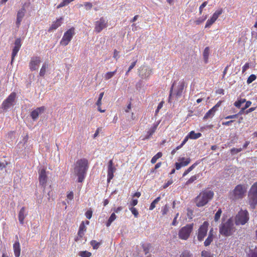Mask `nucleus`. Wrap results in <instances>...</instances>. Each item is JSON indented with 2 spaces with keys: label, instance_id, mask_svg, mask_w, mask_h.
I'll return each mask as SVG.
<instances>
[{
  "label": "nucleus",
  "instance_id": "obj_1",
  "mask_svg": "<svg viewBox=\"0 0 257 257\" xmlns=\"http://www.w3.org/2000/svg\"><path fill=\"white\" fill-rule=\"evenodd\" d=\"M88 168L87 161L86 159H81L76 162L74 168V173L78 176V181L82 182L84 178Z\"/></svg>",
  "mask_w": 257,
  "mask_h": 257
},
{
  "label": "nucleus",
  "instance_id": "obj_2",
  "mask_svg": "<svg viewBox=\"0 0 257 257\" xmlns=\"http://www.w3.org/2000/svg\"><path fill=\"white\" fill-rule=\"evenodd\" d=\"M247 189L246 185H237L233 190L230 192V198L234 201L243 198L245 196Z\"/></svg>",
  "mask_w": 257,
  "mask_h": 257
},
{
  "label": "nucleus",
  "instance_id": "obj_3",
  "mask_svg": "<svg viewBox=\"0 0 257 257\" xmlns=\"http://www.w3.org/2000/svg\"><path fill=\"white\" fill-rule=\"evenodd\" d=\"M213 192L210 190H204L201 192L196 198L195 203L198 207H202L206 205L213 196Z\"/></svg>",
  "mask_w": 257,
  "mask_h": 257
},
{
  "label": "nucleus",
  "instance_id": "obj_4",
  "mask_svg": "<svg viewBox=\"0 0 257 257\" xmlns=\"http://www.w3.org/2000/svg\"><path fill=\"white\" fill-rule=\"evenodd\" d=\"M234 231L233 222L231 219H228L226 222L222 223L219 228L220 233L225 236L232 235Z\"/></svg>",
  "mask_w": 257,
  "mask_h": 257
},
{
  "label": "nucleus",
  "instance_id": "obj_5",
  "mask_svg": "<svg viewBox=\"0 0 257 257\" xmlns=\"http://www.w3.org/2000/svg\"><path fill=\"white\" fill-rule=\"evenodd\" d=\"M193 223L187 224L182 227L179 231V237L183 240H187L193 230Z\"/></svg>",
  "mask_w": 257,
  "mask_h": 257
},
{
  "label": "nucleus",
  "instance_id": "obj_6",
  "mask_svg": "<svg viewBox=\"0 0 257 257\" xmlns=\"http://www.w3.org/2000/svg\"><path fill=\"white\" fill-rule=\"evenodd\" d=\"M75 34V28L72 27L64 33L63 36L60 41V44L62 46H67L72 40Z\"/></svg>",
  "mask_w": 257,
  "mask_h": 257
},
{
  "label": "nucleus",
  "instance_id": "obj_7",
  "mask_svg": "<svg viewBox=\"0 0 257 257\" xmlns=\"http://www.w3.org/2000/svg\"><path fill=\"white\" fill-rule=\"evenodd\" d=\"M249 219L248 213L246 210H241L236 215L235 223L236 225H244Z\"/></svg>",
  "mask_w": 257,
  "mask_h": 257
},
{
  "label": "nucleus",
  "instance_id": "obj_8",
  "mask_svg": "<svg viewBox=\"0 0 257 257\" xmlns=\"http://www.w3.org/2000/svg\"><path fill=\"white\" fill-rule=\"evenodd\" d=\"M16 97L15 92H12L8 96V97L3 102L2 108L5 110H7L13 104Z\"/></svg>",
  "mask_w": 257,
  "mask_h": 257
},
{
  "label": "nucleus",
  "instance_id": "obj_9",
  "mask_svg": "<svg viewBox=\"0 0 257 257\" xmlns=\"http://www.w3.org/2000/svg\"><path fill=\"white\" fill-rule=\"evenodd\" d=\"M209 223L205 221L198 229L197 233V238L198 240L201 241L207 234Z\"/></svg>",
  "mask_w": 257,
  "mask_h": 257
},
{
  "label": "nucleus",
  "instance_id": "obj_10",
  "mask_svg": "<svg viewBox=\"0 0 257 257\" xmlns=\"http://www.w3.org/2000/svg\"><path fill=\"white\" fill-rule=\"evenodd\" d=\"M107 27V21L104 18H101L95 22L94 31L99 33Z\"/></svg>",
  "mask_w": 257,
  "mask_h": 257
},
{
  "label": "nucleus",
  "instance_id": "obj_11",
  "mask_svg": "<svg viewBox=\"0 0 257 257\" xmlns=\"http://www.w3.org/2000/svg\"><path fill=\"white\" fill-rule=\"evenodd\" d=\"M152 72V69L149 67L143 66L139 69V75L143 79L148 78Z\"/></svg>",
  "mask_w": 257,
  "mask_h": 257
},
{
  "label": "nucleus",
  "instance_id": "obj_12",
  "mask_svg": "<svg viewBox=\"0 0 257 257\" xmlns=\"http://www.w3.org/2000/svg\"><path fill=\"white\" fill-rule=\"evenodd\" d=\"M222 13V10L220 9L219 10L216 11L210 19L207 20L205 28L210 27L217 19L218 17Z\"/></svg>",
  "mask_w": 257,
  "mask_h": 257
},
{
  "label": "nucleus",
  "instance_id": "obj_13",
  "mask_svg": "<svg viewBox=\"0 0 257 257\" xmlns=\"http://www.w3.org/2000/svg\"><path fill=\"white\" fill-rule=\"evenodd\" d=\"M21 47V40L20 38H18L16 40V41L15 42V46L13 49L11 63H12L13 62L15 57L17 55Z\"/></svg>",
  "mask_w": 257,
  "mask_h": 257
},
{
  "label": "nucleus",
  "instance_id": "obj_14",
  "mask_svg": "<svg viewBox=\"0 0 257 257\" xmlns=\"http://www.w3.org/2000/svg\"><path fill=\"white\" fill-rule=\"evenodd\" d=\"M116 169L113 165L112 160H110L108 164L107 170V182H109L113 178V173L115 172Z\"/></svg>",
  "mask_w": 257,
  "mask_h": 257
},
{
  "label": "nucleus",
  "instance_id": "obj_15",
  "mask_svg": "<svg viewBox=\"0 0 257 257\" xmlns=\"http://www.w3.org/2000/svg\"><path fill=\"white\" fill-rule=\"evenodd\" d=\"M39 183L41 185H42L44 187V189H45V184L47 182V177L45 169H42L39 171Z\"/></svg>",
  "mask_w": 257,
  "mask_h": 257
},
{
  "label": "nucleus",
  "instance_id": "obj_16",
  "mask_svg": "<svg viewBox=\"0 0 257 257\" xmlns=\"http://www.w3.org/2000/svg\"><path fill=\"white\" fill-rule=\"evenodd\" d=\"M45 110L44 106L37 107L36 109L33 110L31 113V116L33 120H36L38 118L40 114L43 113Z\"/></svg>",
  "mask_w": 257,
  "mask_h": 257
},
{
  "label": "nucleus",
  "instance_id": "obj_17",
  "mask_svg": "<svg viewBox=\"0 0 257 257\" xmlns=\"http://www.w3.org/2000/svg\"><path fill=\"white\" fill-rule=\"evenodd\" d=\"M41 62V61L40 57H35L32 58L30 63V69L32 71L36 70L37 69Z\"/></svg>",
  "mask_w": 257,
  "mask_h": 257
},
{
  "label": "nucleus",
  "instance_id": "obj_18",
  "mask_svg": "<svg viewBox=\"0 0 257 257\" xmlns=\"http://www.w3.org/2000/svg\"><path fill=\"white\" fill-rule=\"evenodd\" d=\"M201 134L200 133H195L194 131H191L189 134L185 137L181 145H184L186 143L187 141L189 139H197L201 136Z\"/></svg>",
  "mask_w": 257,
  "mask_h": 257
},
{
  "label": "nucleus",
  "instance_id": "obj_19",
  "mask_svg": "<svg viewBox=\"0 0 257 257\" xmlns=\"http://www.w3.org/2000/svg\"><path fill=\"white\" fill-rule=\"evenodd\" d=\"M248 198L249 205L251 208H254L257 204V194L248 193Z\"/></svg>",
  "mask_w": 257,
  "mask_h": 257
},
{
  "label": "nucleus",
  "instance_id": "obj_20",
  "mask_svg": "<svg viewBox=\"0 0 257 257\" xmlns=\"http://www.w3.org/2000/svg\"><path fill=\"white\" fill-rule=\"evenodd\" d=\"M26 11V9L24 7L18 11L17 13V21L16 22L18 27L20 26V23L25 15Z\"/></svg>",
  "mask_w": 257,
  "mask_h": 257
},
{
  "label": "nucleus",
  "instance_id": "obj_21",
  "mask_svg": "<svg viewBox=\"0 0 257 257\" xmlns=\"http://www.w3.org/2000/svg\"><path fill=\"white\" fill-rule=\"evenodd\" d=\"M27 215V212L26 210L25 207H22L19 213V220L21 224H23L24 223V219Z\"/></svg>",
  "mask_w": 257,
  "mask_h": 257
},
{
  "label": "nucleus",
  "instance_id": "obj_22",
  "mask_svg": "<svg viewBox=\"0 0 257 257\" xmlns=\"http://www.w3.org/2000/svg\"><path fill=\"white\" fill-rule=\"evenodd\" d=\"M63 20L62 18H60L57 19L56 21L54 22L51 26L50 27L48 31L50 32L52 30L57 29L58 27H59L62 23V21Z\"/></svg>",
  "mask_w": 257,
  "mask_h": 257
},
{
  "label": "nucleus",
  "instance_id": "obj_23",
  "mask_svg": "<svg viewBox=\"0 0 257 257\" xmlns=\"http://www.w3.org/2000/svg\"><path fill=\"white\" fill-rule=\"evenodd\" d=\"M213 229L212 228L209 231L208 236L204 242L205 246H207L210 244L211 242L213 241Z\"/></svg>",
  "mask_w": 257,
  "mask_h": 257
},
{
  "label": "nucleus",
  "instance_id": "obj_24",
  "mask_svg": "<svg viewBox=\"0 0 257 257\" xmlns=\"http://www.w3.org/2000/svg\"><path fill=\"white\" fill-rule=\"evenodd\" d=\"M13 249L16 257H19L21 253L20 244L19 241L16 242L13 245Z\"/></svg>",
  "mask_w": 257,
  "mask_h": 257
},
{
  "label": "nucleus",
  "instance_id": "obj_25",
  "mask_svg": "<svg viewBox=\"0 0 257 257\" xmlns=\"http://www.w3.org/2000/svg\"><path fill=\"white\" fill-rule=\"evenodd\" d=\"M184 87V83L183 82H180L178 86L177 90L176 91V95L178 97L182 95L183 90Z\"/></svg>",
  "mask_w": 257,
  "mask_h": 257
},
{
  "label": "nucleus",
  "instance_id": "obj_26",
  "mask_svg": "<svg viewBox=\"0 0 257 257\" xmlns=\"http://www.w3.org/2000/svg\"><path fill=\"white\" fill-rule=\"evenodd\" d=\"M215 111V108H212L205 114L203 117V119H206L212 117L214 116Z\"/></svg>",
  "mask_w": 257,
  "mask_h": 257
},
{
  "label": "nucleus",
  "instance_id": "obj_27",
  "mask_svg": "<svg viewBox=\"0 0 257 257\" xmlns=\"http://www.w3.org/2000/svg\"><path fill=\"white\" fill-rule=\"evenodd\" d=\"M178 161L181 163L183 166H187L190 162V158H185L184 157L179 158L178 159Z\"/></svg>",
  "mask_w": 257,
  "mask_h": 257
},
{
  "label": "nucleus",
  "instance_id": "obj_28",
  "mask_svg": "<svg viewBox=\"0 0 257 257\" xmlns=\"http://www.w3.org/2000/svg\"><path fill=\"white\" fill-rule=\"evenodd\" d=\"M116 216L114 213H112L109 217L107 222L106 223V226L108 227L110 225L111 223L116 219Z\"/></svg>",
  "mask_w": 257,
  "mask_h": 257
},
{
  "label": "nucleus",
  "instance_id": "obj_29",
  "mask_svg": "<svg viewBox=\"0 0 257 257\" xmlns=\"http://www.w3.org/2000/svg\"><path fill=\"white\" fill-rule=\"evenodd\" d=\"M160 199V197H158L157 198H156L151 204L149 209L150 210H153L155 208L156 204L158 203Z\"/></svg>",
  "mask_w": 257,
  "mask_h": 257
},
{
  "label": "nucleus",
  "instance_id": "obj_30",
  "mask_svg": "<svg viewBox=\"0 0 257 257\" xmlns=\"http://www.w3.org/2000/svg\"><path fill=\"white\" fill-rule=\"evenodd\" d=\"M48 65L46 63H45L43 64V65L40 70V73H39V74L41 76H44V75L45 74L46 70L48 68Z\"/></svg>",
  "mask_w": 257,
  "mask_h": 257
},
{
  "label": "nucleus",
  "instance_id": "obj_31",
  "mask_svg": "<svg viewBox=\"0 0 257 257\" xmlns=\"http://www.w3.org/2000/svg\"><path fill=\"white\" fill-rule=\"evenodd\" d=\"M116 69L113 72H108L106 73L104 76V78L105 80H108L111 78L116 73Z\"/></svg>",
  "mask_w": 257,
  "mask_h": 257
},
{
  "label": "nucleus",
  "instance_id": "obj_32",
  "mask_svg": "<svg viewBox=\"0 0 257 257\" xmlns=\"http://www.w3.org/2000/svg\"><path fill=\"white\" fill-rule=\"evenodd\" d=\"M209 55V49L208 47H206L203 52V57L205 63L207 62Z\"/></svg>",
  "mask_w": 257,
  "mask_h": 257
},
{
  "label": "nucleus",
  "instance_id": "obj_33",
  "mask_svg": "<svg viewBox=\"0 0 257 257\" xmlns=\"http://www.w3.org/2000/svg\"><path fill=\"white\" fill-rule=\"evenodd\" d=\"M248 193L257 194V182L253 183V184L251 186Z\"/></svg>",
  "mask_w": 257,
  "mask_h": 257
},
{
  "label": "nucleus",
  "instance_id": "obj_34",
  "mask_svg": "<svg viewBox=\"0 0 257 257\" xmlns=\"http://www.w3.org/2000/svg\"><path fill=\"white\" fill-rule=\"evenodd\" d=\"M162 153H161V152L158 153L156 155H155L152 158L151 161V163L152 164L155 163L157 162V160L158 159H159L160 158H161L162 157Z\"/></svg>",
  "mask_w": 257,
  "mask_h": 257
},
{
  "label": "nucleus",
  "instance_id": "obj_35",
  "mask_svg": "<svg viewBox=\"0 0 257 257\" xmlns=\"http://www.w3.org/2000/svg\"><path fill=\"white\" fill-rule=\"evenodd\" d=\"M197 165V163H194L190 167H189L183 173V176H185L187 175L189 172H190Z\"/></svg>",
  "mask_w": 257,
  "mask_h": 257
},
{
  "label": "nucleus",
  "instance_id": "obj_36",
  "mask_svg": "<svg viewBox=\"0 0 257 257\" xmlns=\"http://www.w3.org/2000/svg\"><path fill=\"white\" fill-rule=\"evenodd\" d=\"M180 257H193V255L188 250H184L180 254Z\"/></svg>",
  "mask_w": 257,
  "mask_h": 257
},
{
  "label": "nucleus",
  "instance_id": "obj_37",
  "mask_svg": "<svg viewBox=\"0 0 257 257\" xmlns=\"http://www.w3.org/2000/svg\"><path fill=\"white\" fill-rule=\"evenodd\" d=\"M79 255L81 257H90L91 255V253L87 251H80Z\"/></svg>",
  "mask_w": 257,
  "mask_h": 257
},
{
  "label": "nucleus",
  "instance_id": "obj_38",
  "mask_svg": "<svg viewBox=\"0 0 257 257\" xmlns=\"http://www.w3.org/2000/svg\"><path fill=\"white\" fill-rule=\"evenodd\" d=\"M246 101L245 99H240L234 103V105L238 108L240 107L241 104Z\"/></svg>",
  "mask_w": 257,
  "mask_h": 257
},
{
  "label": "nucleus",
  "instance_id": "obj_39",
  "mask_svg": "<svg viewBox=\"0 0 257 257\" xmlns=\"http://www.w3.org/2000/svg\"><path fill=\"white\" fill-rule=\"evenodd\" d=\"M90 244L92 245V246L93 247V249H97L100 245L99 242L96 241V240H92L90 242Z\"/></svg>",
  "mask_w": 257,
  "mask_h": 257
},
{
  "label": "nucleus",
  "instance_id": "obj_40",
  "mask_svg": "<svg viewBox=\"0 0 257 257\" xmlns=\"http://www.w3.org/2000/svg\"><path fill=\"white\" fill-rule=\"evenodd\" d=\"M221 213L222 211L221 209H218V211L216 212L214 216V220L215 221H218V220L220 219Z\"/></svg>",
  "mask_w": 257,
  "mask_h": 257
},
{
  "label": "nucleus",
  "instance_id": "obj_41",
  "mask_svg": "<svg viewBox=\"0 0 257 257\" xmlns=\"http://www.w3.org/2000/svg\"><path fill=\"white\" fill-rule=\"evenodd\" d=\"M197 178V176L194 175L192 176L185 183L186 185H188L192 183Z\"/></svg>",
  "mask_w": 257,
  "mask_h": 257
},
{
  "label": "nucleus",
  "instance_id": "obj_42",
  "mask_svg": "<svg viewBox=\"0 0 257 257\" xmlns=\"http://www.w3.org/2000/svg\"><path fill=\"white\" fill-rule=\"evenodd\" d=\"M104 95V92H102L99 94L98 99L96 103V105L97 106L101 105V100L102 99V97Z\"/></svg>",
  "mask_w": 257,
  "mask_h": 257
},
{
  "label": "nucleus",
  "instance_id": "obj_43",
  "mask_svg": "<svg viewBox=\"0 0 257 257\" xmlns=\"http://www.w3.org/2000/svg\"><path fill=\"white\" fill-rule=\"evenodd\" d=\"M157 127V125H155L152 128L150 129V130L148 132V136L147 138H149V137L150 136H151V135H152L153 134V133L156 131Z\"/></svg>",
  "mask_w": 257,
  "mask_h": 257
},
{
  "label": "nucleus",
  "instance_id": "obj_44",
  "mask_svg": "<svg viewBox=\"0 0 257 257\" xmlns=\"http://www.w3.org/2000/svg\"><path fill=\"white\" fill-rule=\"evenodd\" d=\"M255 79H256V76L254 74H251L248 78V79L247 80V83L248 84H250L252 82H253Z\"/></svg>",
  "mask_w": 257,
  "mask_h": 257
},
{
  "label": "nucleus",
  "instance_id": "obj_45",
  "mask_svg": "<svg viewBox=\"0 0 257 257\" xmlns=\"http://www.w3.org/2000/svg\"><path fill=\"white\" fill-rule=\"evenodd\" d=\"M84 231L79 230L78 232V236L75 238V241H77L79 240L80 238H82L84 234Z\"/></svg>",
  "mask_w": 257,
  "mask_h": 257
},
{
  "label": "nucleus",
  "instance_id": "obj_46",
  "mask_svg": "<svg viewBox=\"0 0 257 257\" xmlns=\"http://www.w3.org/2000/svg\"><path fill=\"white\" fill-rule=\"evenodd\" d=\"M86 10H89L92 8V4L89 2H86L84 4Z\"/></svg>",
  "mask_w": 257,
  "mask_h": 257
},
{
  "label": "nucleus",
  "instance_id": "obj_47",
  "mask_svg": "<svg viewBox=\"0 0 257 257\" xmlns=\"http://www.w3.org/2000/svg\"><path fill=\"white\" fill-rule=\"evenodd\" d=\"M169 211V207L166 204L162 209V213L163 215H166Z\"/></svg>",
  "mask_w": 257,
  "mask_h": 257
},
{
  "label": "nucleus",
  "instance_id": "obj_48",
  "mask_svg": "<svg viewBox=\"0 0 257 257\" xmlns=\"http://www.w3.org/2000/svg\"><path fill=\"white\" fill-rule=\"evenodd\" d=\"M132 213L136 217H137L139 214L138 211L136 208L131 207L130 209Z\"/></svg>",
  "mask_w": 257,
  "mask_h": 257
},
{
  "label": "nucleus",
  "instance_id": "obj_49",
  "mask_svg": "<svg viewBox=\"0 0 257 257\" xmlns=\"http://www.w3.org/2000/svg\"><path fill=\"white\" fill-rule=\"evenodd\" d=\"M67 199L68 200V203H69L68 200L71 201L73 199V193L71 191L68 193L67 195Z\"/></svg>",
  "mask_w": 257,
  "mask_h": 257
},
{
  "label": "nucleus",
  "instance_id": "obj_50",
  "mask_svg": "<svg viewBox=\"0 0 257 257\" xmlns=\"http://www.w3.org/2000/svg\"><path fill=\"white\" fill-rule=\"evenodd\" d=\"M113 57L117 60L119 58V52L116 50H114L113 52Z\"/></svg>",
  "mask_w": 257,
  "mask_h": 257
},
{
  "label": "nucleus",
  "instance_id": "obj_51",
  "mask_svg": "<svg viewBox=\"0 0 257 257\" xmlns=\"http://www.w3.org/2000/svg\"><path fill=\"white\" fill-rule=\"evenodd\" d=\"M249 256V257H257V251L255 248L253 250H251Z\"/></svg>",
  "mask_w": 257,
  "mask_h": 257
},
{
  "label": "nucleus",
  "instance_id": "obj_52",
  "mask_svg": "<svg viewBox=\"0 0 257 257\" xmlns=\"http://www.w3.org/2000/svg\"><path fill=\"white\" fill-rule=\"evenodd\" d=\"M241 150V148H239V149L233 148L231 150V153L232 154L234 155V154H236L237 153L240 152Z\"/></svg>",
  "mask_w": 257,
  "mask_h": 257
},
{
  "label": "nucleus",
  "instance_id": "obj_53",
  "mask_svg": "<svg viewBox=\"0 0 257 257\" xmlns=\"http://www.w3.org/2000/svg\"><path fill=\"white\" fill-rule=\"evenodd\" d=\"M201 255L203 257H211L209 252L205 250H203L202 251Z\"/></svg>",
  "mask_w": 257,
  "mask_h": 257
},
{
  "label": "nucleus",
  "instance_id": "obj_54",
  "mask_svg": "<svg viewBox=\"0 0 257 257\" xmlns=\"http://www.w3.org/2000/svg\"><path fill=\"white\" fill-rule=\"evenodd\" d=\"M251 104V101H247L246 102L245 106L242 108V111H244L245 109H246L247 108L249 107L250 106Z\"/></svg>",
  "mask_w": 257,
  "mask_h": 257
},
{
  "label": "nucleus",
  "instance_id": "obj_55",
  "mask_svg": "<svg viewBox=\"0 0 257 257\" xmlns=\"http://www.w3.org/2000/svg\"><path fill=\"white\" fill-rule=\"evenodd\" d=\"M207 2H205L200 6L199 8V13L200 14L202 13L203 9L207 5Z\"/></svg>",
  "mask_w": 257,
  "mask_h": 257
},
{
  "label": "nucleus",
  "instance_id": "obj_56",
  "mask_svg": "<svg viewBox=\"0 0 257 257\" xmlns=\"http://www.w3.org/2000/svg\"><path fill=\"white\" fill-rule=\"evenodd\" d=\"M187 216L189 219H192L193 217V211L191 210L188 209Z\"/></svg>",
  "mask_w": 257,
  "mask_h": 257
},
{
  "label": "nucleus",
  "instance_id": "obj_57",
  "mask_svg": "<svg viewBox=\"0 0 257 257\" xmlns=\"http://www.w3.org/2000/svg\"><path fill=\"white\" fill-rule=\"evenodd\" d=\"M7 165H8V163L6 161L0 162V169L3 170Z\"/></svg>",
  "mask_w": 257,
  "mask_h": 257
},
{
  "label": "nucleus",
  "instance_id": "obj_58",
  "mask_svg": "<svg viewBox=\"0 0 257 257\" xmlns=\"http://www.w3.org/2000/svg\"><path fill=\"white\" fill-rule=\"evenodd\" d=\"M79 230H81V231H85V230H86V227H85L83 222H82L81 223V224L80 225V227H79Z\"/></svg>",
  "mask_w": 257,
  "mask_h": 257
},
{
  "label": "nucleus",
  "instance_id": "obj_59",
  "mask_svg": "<svg viewBox=\"0 0 257 257\" xmlns=\"http://www.w3.org/2000/svg\"><path fill=\"white\" fill-rule=\"evenodd\" d=\"M163 103H164V102L163 101H161L158 105V107H157V109H156V113H157L159 110L162 108V107H163Z\"/></svg>",
  "mask_w": 257,
  "mask_h": 257
},
{
  "label": "nucleus",
  "instance_id": "obj_60",
  "mask_svg": "<svg viewBox=\"0 0 257 257\" xmlns=\"http://www.w3.org/2000/svg\"><path fill=\"white\" fill-rule=\"evenodd\" d=\"M173 183V181L170 180H169L167 183H166L164 186H163V188H167L169 185H170L171 184H172Z\"/></svg>",
  "mask_w": 257,
  "mask_h": 257
},
{
  "label": "nucleus",
  "instance_id": "obj_61",
  "mask_svg": "<svg viewBox=\"0 0 257 257\" xmlns=\"http://www.w3.org/2000/svg\"><path fill=\"white\" fill-rule=\"evenodd\" d=\"M175 166L177 170H179L181 167H183L180 162L176 163Z\"/></svg>",
  "mask_w": 257,
  "mask_h": 257
},
{
  "label": "nucleus",
  "instance_id": "obj_62",
  "mask_svg": "<svg viewBox=\"0 0 257 257\" xmlns=\"http://www.w3.org/2000/svg\"><path fill=\"white\" fill-rule=\"evenodd\" d=\"M136 63L137 61H135L131 64V65L128 67V72H130L131 70L135 66Z\"/></svg>",
  "mask_w": 257,
  "mask_h": 257
},
{
  "label": "nucleus",
  "instance_id": "obj_63",
  "mask_svg": "<svg viewBox=\"0 0 257 257\" xmlns=\"http://www.w3.org/2000/svg\"><path fill=\"white\" fill-rule=\"evenodd\" d=\"M85 215L87 218L90 219L92 216V212L91 211H87L85 213Z\"/></svg>",
  "mask_w": 257,
  "mask_h": 257
},
{
  "label": "nucleus",
  "instance_id": "obj_64",
  "mask_svg": "<svg viewBox=\"0 0 257 257\" xmlns=\"http://www.w3.org/2000/svg\"><path fill=\"white\" fill-rule=\"evenodd\" d=\"M206 19V17H205V18L203 19H199L198 20H197L195 21V23L196 25H199L201 23H202Z\"/></svg>",
  "mask_w": 257,
  "mask_h": 257
}]
</instances>
